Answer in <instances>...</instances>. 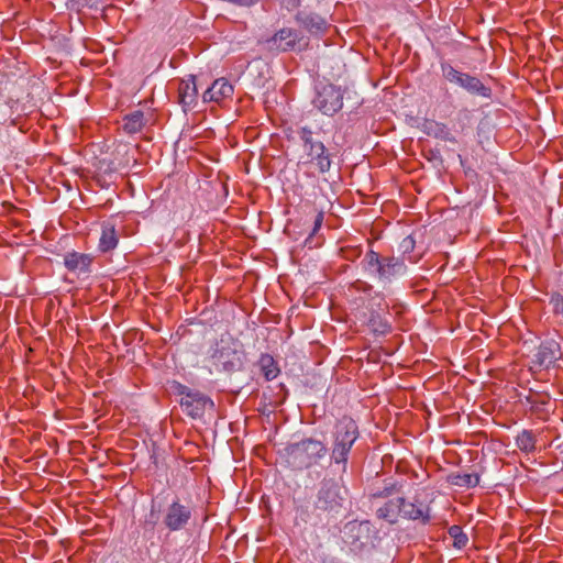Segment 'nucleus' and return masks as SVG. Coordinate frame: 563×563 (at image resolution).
Instances as JSON below:
<instances>
[{
	"label": "nucleus",
	"instance_id": "10",
	"mask_svg": "<svg viewBox=\"0 0 563 563\" xmlns=\"http://www.w3.org/2000/svg\"><path fill=\"white\" fill-rule=\"evenodd\" d=\"M192 519V507L180 499L173 500L163 512V525L172 532L185 529Z\"/></svg>",
	"mask_w": 563,
	"mask_h": 563
},
{
	"label": "nucleus",
	"instance_id": "24",
	"mask_svg": "<svg viewBox=\"0 0 563 563\" xmlns=\"http://www.w3.org/2000/svg\"><path fill=\"white\" fill-rule=\"evenodd\" d=\"M517 446L525 452H532L536 449V437L532 431L522 430L516 438Z\"/></svg>",
	"mask_w": 563,
	"mask_h": 563
},
{
	"label": "nucleus",
	"instance_id": "27",
	"mask_svg": "<svg viewBox=\"0 0 563 563\" xmlns=\"http://www.w3.org/2000/svg\"><path fill=\"white\" fill-rule=\"evenodd\" d=\"M416 241L411 235L406 236L399 244V250L402 254H408L413 251Z\"/></svg>",
	"mask_w": 563,
	"mask_h": 563
},
{
	"label": "nucleus",
	"instance_id": "19",
	"mask_svg": "<svg viewBox=\"0 0 563 563\" xmlns=\"http://www.w3.org/2000/svg\"><path fill=\"white\" fill-rule=\"evenodd\" d=\"M119 242V235L115 231L114 224L111 222H103L101 225V235L99 239L98 249L106 253L115 249Z\"/></svg>",
	"mask_w": 563,
	"mask_h": 563
},
{
	"label": "nucleus",
	"instance_id": "2",
	"mask_svg": "<svg viewBox=\"0 0 563 563\" xmlns=\"http://www.w3.org/2000/svg\"><path fill=\"white\" fill-rule=\"evenodd\" d=\"M327 453V445L312 438L290 443L285 448L288 464L298 470L309 468L319 464Z\"/></svg>",
	"mask_w": 563,
	"mask_h": 563
},
{
	"label": "nucleus",
	"instance_id": "16",
	"mask_svg": "<svg viewBox=\"0 0 563 563\" xmlns=\"http://www.w3.org/2000/svg\"><path fill=\"white\" fill-rule=\"evenodd\" d=\"M213 357L218 365L227 372L240 369L243 365V353L241 351L222 347L214 353Z\"/></svg>",
	"mask_w": 563,
	"mask_h": 563
},
{
	"label": "nucleus",
	"instance_id": "5",
	"mask_svg": "<svg viewBox=\"0 0 563 563\" xmlns=\"http://www.w3.org/2000/svg\"><path fill=\"white\" fill-rule=\"evenodd\" d=\"M174 394L179 397V405L184 413L195 420H200L207 412L214 410L213 400L199 390L189 388L180 383L173 386Z\"/></svg>",
	"mask_w": 563,
	"mask_h": 563
},
{
	"label": "nucleus",
	"instance_id": "8",
	"mask_svg": "<svg viewBox=\"0 0 563 563\" xmlns=\"http://www.w3.org/2000/svg\"><path fill=\"white\" fill-rule=\"evenodd\" d=\"M441 70L443 77L449 82L463 88L471 95L479 96L487 99L490 98L492 89L484 85L479 78L472 76L467 73H462L455 69L449 63H441Z\"/></svg>",
	"mask_w": 563,
	"mask_h": 563
},
{
	"label": "nucleus",
	"instance_id": "26",
	"mask_svg": "<svg viewBox=\"0 0 563 563\" xmlns=\"http://www.w3.org/2000/svg\"><path fill=\"white\" fill-rule=\"evenodd\" d=\"M159 509L156 508L155 501H152L150 514L145 517L144 525L153 529L159 519Z\"/></svg>",
	"mask_w": 563,
	"mask_h": 563
},
{
	"label": "nucleus",
	"instance_id": "12",
	"mask_svg": "<svg viewBox=\"0 0 563 563\" xmlns=\"http://www.w3.org/2000/svg\"><path fill=\"white\" fill-rule=\"evenodd\" d=\"M299 38L296 30L284 27L266 40V46L271 51L288 52L295 48Z\"/></svg>",
	"mask_w": 563,
	"mask_h": 563
},
{
	"label": "nucleus",
	"instance_id": "3",
	"mask_svg": "<svg viewBox=\"0 0 563 563\" xmlns=\"http://www.w3.org/2000/svg\"><path fill=\"white\" fill-rule=\"evenodd\" d=\"M331 461L334 464H342V472H346L349 454L358 438V428L352 418L340 419L332 434Z\"/></svg>",
	"mask_w": 563,
	"mask_h": 563
},
{
	"label": "nucleus",
	"instance_id": "28",
	"mask_svg": "<svg viewBox=\"0 0 563 563\" xmlns=\"http://www.w3.org/2000/svg\"><path fill=\"white\" fill-rule=\"evenodd\" d=\"M92 0H69L68 7L71 10L80 11L82 8L88 7Z\"/></svg>",
	"mask_w": 563,
	"mask_h": 563
},
{
	"label": "nucleus",
	"instance_id": "9",
	"mask_svg": "<svg viewBox=\"0 0 563 563\" xmlns=\"http://www.w3.org/2000/svg\"><path fill=\"white\" fill-rule=\"evenodd\" d=\"M343 91L340 87L327 84L316 88L313 107L324 115H333L343 107Z\"/></svg>",
	"mask_w": 563,
	"mask_h": 563
},
{
	"label": "nucleus",
	"instance_id": "1",
	"mask_svg": "<svg viewBox=\"0 0 563 563\" xmlns=\"http://www.w3.org/2000/svg\"><path fill=\"white\" fill-rule=\"evenodd\" d=\"M360 265L365 274L377 279L384 286L407 274V265L402 258L380 256L373 250L365 253Z\"/></svg>",
	"mask_w": 563,
	"mask_h": 563
},
{
	"label": "nucleus",
	"instance_id": "29",
	"mask_svg": "<svg viewBox=\"0 0 563 563\" xmlns=\"http://www.w3.org/2000/svg\"><path fill=\"white\" fill-rule=\"evenodd\" d=\"M322 222H323V212L320 211L317 213V216L314 218L313 228H312L310 235H314L320 230Z\"/></svg>",
	"mask_w": 563,
	"mask_h": 563
},
{
	"label": "nucleus",
	"instance_id": "23",
	"mask_svg": "<svg viewBox=\"0 0 563 563\" xmlns=\"http://www.w3.org/2000/svg\"><path fill=\"white\" fill-rule=\"evenodd\" d=\"M450 483L462 488H473L479 484V476L475 473L452 474Z\"/></svg>",
	"mask_w": 563,
	"mask_h": 563
},
{
	"label": "nucleus",
	"instance_id": "6",
	"mask_svg": "<svg viewBox=\"0 0 563 563\" xmlns=\"http://www.w3.org/2000/svg\"><path fill=\"white\" fill-rule=\"evenodd\" d=\"M353 288L364 292L368 297V309L372 310L367 321L369 329L376 334H386L389 332L390 324L388 320L379 313V311L387 309V305H384L383 295L374 292V296H372L373 286L362 280L355 282Z\"/></svg>",
	"mask_w": 563,
	"mask_h": 563
},
{
	"label": "nucleus",
	"instance_id": "17",
	"mask_svg": "<svg viewBox=\"0 0 563 563\" xmlns=\"http://www.w3.org/2000/svg\"><path fill=\"white\" fill-rule=\"evenodd\" d=\"M561 356L560 346L554 341L543 342L534 354L533 363L549 367Z\"/></svg>",
	"mask_w": 563,
	"mask_h": 563
},
{
	"label": "nucleus",
	"instance_id": "18",
	"mask_svg": "<svg viewBox=\"0 0 563 563\" xmlns=\"http://www.w3.org/2000/svg\"><path fill=\"white\" fill-rule=\"evenodd\" d=\"M296 21L311 34H323L328 27L327 21L316 13L299 12Z\"/></svg>",
	"mask_w": 563,
	"mask_h": 563
},
{
	"label": "nucleus",
	"instance_id": "15",
	"mask_svg": "<svg viewBox=\"0 0 563 563\" xmlns=\"http://www.w3.org/2000/svg\"><path fill=\"white\" fill-rule=\"evenodd\" d=\"M179 101L185 109H192L197 104L198 89L194 75L181 79L178 86Z\"/></svg>",
	"mask_w": 563,
	"mask_h": 563
},
{
	"label": "nucleus",
	"instance_id": "13",
	"mask_svg": "<svg viewBox=\"0 0 563 563\" xmlns=\"http://www.w3.org/2000/svg\"><path fill=\"white\" fill-rule=\"evenodd\" d=\"M92 263L91 254L71 251L64 255L65 267L77 276H88L91 273Z\"/></svg>",
	"mask_w": 563,
	"mask_h": 563
},
{
	"label": "nucleus",
	"instance_id": "21",
	"mask_svg": "<svg viewBox=\"0 0 563 563\" xmlns=\"http://www.w3.org/2000/svg\"><path fill=\"white\" fill-rule=\"evenodd\" d=\"M258 364L266 380L275 379L280 372L276 361L269 354H262Z\"/></svg>",
	"mask_w": 563,
	"mask_h": 563
},
{
	"label": "nucleus",
	"instance_id": "11",
	"mask_svg": "<svg viewBox=\"0 0 563 563\" xmlns=\"http://www.w3.org/2000/svg\"><path fill=\"white\" fill-rule=\"evenodd\" d=\"M400 507L401 517L405 519L418 521L422 525H427L431 520L430 506L421 500L409 501L400 497Z\"/></svg>",
	"mask_w": 563,
	"mask_h": 563
},
{
	"label": "nucleus",
	"instance_id": "14",
	"mask_svg": "<svg viewBox=\"0 0 563 563\" xmlns=\"http://www.w3.org/2000/svg\"><path fill=\"white\" fill-rule=\"evenodd\" d=\"M233 86L225 78H219L203 92V102H221L224 99L231 98L233 95Z\"/></svg>",
	"mask_w": 563,
	"mask_h": 563
},
{
	"label": "nucleus",
	"instance_id": "22",
	"mask_svg": "<svg viewBox=\"0 0 563 563\" xmlns=\"http://www.w3.org/2000/svg\"><path fill=\"white\" fill-rule=\"evenodd\" d=\"M144 114L142 111H135L128 114L123 120V130L129 134L137 133L144 126Z\"/></svg>",
	"mask_w": 563,
	"mask_h": 563
},
{
	"label": "nucleus",
	"instance_id": "30",
	"mask_svg": "<svg viewBox=\"0 0 563 563\" xmlns=\"http://www.w3.org/2000/svg\"><path fill=\"white\" fill-rule=\"evenodd\" d=\"M283 5L286 7L288 10L295 9L299 4V0H280Z\"/></svg>",
	"mask_w": 563,
	"mask_h": 563
},
{
	"label": "nucleus",
	"instance_id": "4",
	"mask_svg": "<svg viewBox=\"0 0 563 563\" xmlns=\"http://www.w3.org/2000/svg\"><path fill=\"white\" fill-rule=\"evenodd\" d=\"M299 137L302 142L303 154L298 163L299 167L313 166L320 174L330 170L331 159L324 144L313 139V132L308 126L299 130Z\"/></svg>",
	"mask_w": 563,
	"mask_h": 563
},
{
	"label": "nucleus",
	"instance_id": "25",
	"mask_svg": "<svg viewBox=\"0 0 563 563\" xmlns=\"http://www.w3.org/2000/svg\"><path fill=\"white\" fill-rule=\"evenodd\" d=\"M449 536L453 539V545L457 549H463L466 547L468 542V538L466 533H464L463 529L457 526L453 525L449 528Z\"/></svg>",
	"mask_w": 563,
	"mask_h": 563
},
{
	"label": "nucleus",
	"instance_id": "7",
	"mask_svg": "<svg viewBox=\"0 0 563 563\" xmlns=\"http://www.w3.org/2000/svg\"><path fill=\"white\" fill-rule=\"evenodd\" d=\"M346 488L333 478H324L314 501L316 509L338 514L343 506Z\"/></svg>",
	"mask_w": 563,
	"mask_h": 563
},
{
	"label": "nucleus",
	"instance_id": "20",
	"mask_svg": "<svg viewBox=\"0 0 563 563\" xmlns=\"http://www.w3.org/2000/svg\"><path fill=\"white\" fill-rule=\"evenodd\" d=\"M376 515L379 519L396 523L398 517H401L400 497L387 500L376 510Z\"/></svg>",
	"mask_w": 563,
	"mask_h": 563
}]
</instances>
